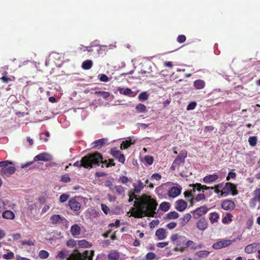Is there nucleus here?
<instances>
[{"instance_id": "32", "label": "nucleus", "mask_w": 260, "mask_h": 260, "mask_svg": "<svg viewBox=\"0 0 260 260\" xmlns=\"http://www.w3.org/2000/svg\"><path fill=\"white\" fill-rule=\"evenodd\" d=\"M94 94L99 96H101L104 99H106L110 96V93L107 91H96L94 92Z\"/></svg>"}, {"instance_id": "9", "label": "nucleus", "mask_w": 260, "mask_h": 260, "mask_svg": "<svg viewBox=\"0 0 260 260\" xmlns=\"http://www.w3.org/2000/svg\"><path fill=\"white\" fill-rule=\"evenodd\" d=\"M208 210V208L206 206H202L192 211L191 213L193 215V218L198 219L202 216L206 214Z\"/></svg>"}, {"instance_id": "60", "label": "nucleus", "mask_w": 260, "mask_h": 260, "mask_svg": "<svg viewBox=\"0 0 260 260\" xmlns=\"http://www.w3.org/2000/svg\"><path fill=\"white\" fill-rule=\"evenodd\" d=\"M101 207H102V209L103 211L106 214H108V212L109 211V207L107 205H106L105 204H102Z\"/></svg>"}, {"instance_id": "6", "label": "nucleus", "mask_w": 260, "mask_h": 260, "mask_svg": "<svg viewBox=\"0 0 260 260\" xmlns=\"http://www.w3.org/2000/svg\"><path fill=\"white\" fill-rule=\"evenodd\" d=\"M187 155V151L186 150H181L172 163L171 169L174 171L178 169L180 166H183Z\"/></svg>"}, {"instance_id": "19", "label": "nucleus", "mask_w": 260, "mask_h": 260, "mask_svg": "<svg viewBox=\"0 0 260 260\" xmlns=\"http://www.w3.org/2000/svg\"><path fill=\"white\" fill-rule=\"evenodd\" d=\"M218 175L216 173H214L211 175L206 176L203 178V180L204 183H209L215 182L218 179Z\"/></svg>"}, {"instance_id": "61", "label": "nucleus", "mask_w": 260, "mask_h": 260, "mask_svg": "<svg viewBox=\"0 0 260 260\" xmlns=\"http://www.w3.org/2000/svg\"><path fill=\"white\" fill-rule=\"evenodd\" d=\"M168 244L169 242H159L157 244L156 246L159 248H164L166 246L168 245Z\"/></svg>"}, {"instance_id": "39", "label": "nucleus", "mask_w": 260, "mask_h": 260, "mask_svg": "<svg viewBox=\"0 0 260 260\" xmlns=\"http://www.w3.org/2000/svg\"><path fill=\"white\" fill-rule=\"evenodd\" d=\"M222 185H223V183L218 184L215 185L214 186H211V189H214V192L216 193H217V194L219 193H221V192L222 191H220V189L222 187Z\"/></svg>"}, {"instance_id": "49", "label": "nucleus", "mask_w": 260, "mask_h": 260, "mask_svg": "<svg viewBox=\"0 0 260 260\" xmlns=\"http://www.w3.org/2000/svg\"><path fill=\"white\" fill-rule=\"evenodd\" d=\"M183 194L184 196V197L186 198V199L188 201L189 199H191V198H194V195L190 192L189 190L185 191Z\"/></svg>"}, {"instance_id": "58", "label": "nucleus", "mask_w": 260, "mask_h": 260, "mask_svg": "<svg viewBox=\"0 0 260 260\" xmlns=\"http://www.w3.org/2000/svg\"><path fill=\"white\" fill-rule=\"evenodd\" d=\"M176 226L177 223L175 222H170L166 225V227L170 230L174 229Z\"/></svg>"}, {"instance_id": "1", "label": "nucleus", "mask_w": 260, "mask_h": 260, "mask_svg": "<svg viewBox=\"0 0 260 260\" xmlns=\"http://www.w3.org/2000/svg\"><path fill=\"white\" fill-rule=\"evenodd\" d=\"M133 189L129 190L128 192L129 197L128 202H134V206L131 210V215L135 218H140L145 216L154 217L156 214L155 210L157 206L156 201L152 198L151 196L146 194H142L140 197H138L137 194H139L145 185L141 180H139L137 183H133Z\"/></svg>"}, {"instance_id": "46", "label": "nucleus", "mask_w": 260, "mask_h": 260, "mask_svg": "<svg viewBox=\"0 0 260 260\" xmlns=\"http://www.w3.org/2000/svg\"><path fill=\"white\" fill-rule=\"evenodd\" d=\"M14 256V254L13 252L10 251L6 254H4L3 255V257L5 259H11Z\"/></svg>"}, {"instance_id": "21", "label": "nucleus", "mask_w": 260, "mask_h": 260, "mask_svg": "<svg viewBox=\"0 0 260 260\" xmlns=\"http://www.w3.org/2000/svg\"><path fill=\"white\" fill-rule=\"evenodd\" d=\"M81 228L80 226L77 224H75L73 225L71 227L70 232L72 236L74 237H76L77 236H78L81 233Z\"/></svg>"}, {"instance_id": "31", "label": "nucleus", "mask_w": 260, "mask_h": 260, "mask_svg": "<svg viewBox=\"0 0 260 260\" xmlns=\"http://www.w3.org/2000/svg\"><path fill=\"white\" fill-rule=\"evenodd\" d=\"M92 64V61L91 60H86L83 62L82 67L84 70H89L91 68Z\"/></svg>"}, {"instance_id": "44", "label": "nucleus", "mask_w": 260, "mask_h": 260, "mask_svg": "<svg viewBox=\"0 0 260 260\" xmlns=\"http://www.w3.org/2000/svg\"><path fill=\"white\" fill-rule=\"evenodd\" d=\"M60 181L63 183H68L71 181V178L68 174H66L61 176Z\"/></svg>"}, {"instance_id": "55", "label": "nucleus", "mask_w": 260, "mask_h": 260, "mask_svg": "<svg viewBox=\"0 0 260 260\" xmlns=\"http://www.w3.org/2000/svg\"><path fill=\"white\" fill-rule=\"evenodd\" d=\"M190 186L194 187V189L198 191H201L202 190V184L201 183H197L196 184H190Z\"/></svg>"}, {"instance_id": "17", "label": "nucleus", "mask_w": 260, "mask_h": 260, "mask_svg": "<svg viewBox=\"0 0 260 260\" xmlns=\"http://www.w3.org/2000/svg\"><path fill=\"white\" fill-rule=\"evenodd\" d=\"M182 188L180 186L172 187L168 191V195L169 197L174 198L180 194Z\"/></svg>"}, {"instance_id": "7", "label": "nucleus", "mask_w": 260, "mask_h": 260, "mask_svg": "<svg viewBox=\"0 0 260 260\" xmlns=\"http://www.w3.org/2000/svg\"><path fill=\"white\" fill-rule=\"evenodd\" d=\"M230 193L234 196L238 194V191L235 184L231 182H227L223 186L222 191L220 194V197H227Z\"/></svg>"}, {"instance_id": "43", "label": "nucleus", "mask_w": 260, "mask_h": 260, "mask_svg": "<svg viewBox=\"0 0 260 260\" xmlns=\"http://www.w3.org/2000/svg\"><path fill=\"white\" fill-rule=\"evenodd\" d=\"M78 244L80 246L85 248L91 246L90 244L85 240H79Z\"/></svg>"}, {"instance_id": "59", "label": "nucleus", "mask_w": 260, "mask_h": 260, "mask_svg": "<svg viewBox=\"0 0 260 260\" xmlns=\"http://www.w3.org/2000/svg\"><path fill=\"white\" fill-rule=\"evenodd\" d=\"M236 177V174L235 172H230L229 173L228 176L226 177V180L229 181L230 178H235Z\"/></svg>"}, {"instance_id": "50", "label": "nucleus", "mask_w": 260, "mask_h": 260, "mask_svg": "<svg viewBox=\"0 0 260 260\" xmlns=\"http://www.w3.org/2000/svg\"><path fill=\"white\" fill-rule=\"evenodd\" d=\"M99 79L101 81L106 82L109 81V78L107 76L104 74H101L98 76Z\"/></svg>"}, {"instance_id": "42", "label": "nucleus", "mask_w": 260, "mask_h": 260, "mask_svg": "<svg viewBox=\"0 0 260 260\" xmlns=\"http://www.w3.org/2000/svg\"><path fill=\"white\" fill-rule=\"evenodd\" d=\"M138 98L141 101H145L148 99V95L146 92H143L139 95Z\"/></svg>"}, {"instance_id": "8", "label": "nucleus", "mask_w": 260, "mask_h": 260, "mask_svg": "<svg viewBox=\"0 0 260 260\" xmlns=\"http://www.w3.org/2000/svg\"><path fill=\"white\" fill-rule=\"evenodd\" d=\"M236 239L231 240H222L217 241L212 245V247L214 249H220L222 248L226 247L231 245L232 242H235L237 240H240L242 237L241 235L238 236Z\"/></svg>"}, {"instance_id": "52", "label": "nucleus", "mask_w": 260, "mask_h": 260, "mask_svg": "<svg viewBox=\"0 0 260 260\" xmlns=\"http://www.w3.org/2000/svg\"><path fill=\"white\" fill-rule=\"evenodd\" d=\"M21 243L22 245H27L28 246H34L35 245L34 241L32 240H23L21 241Z\"/></svg>"}, {"instance_id": "4", "label": "nucleus", "mask_w": 260, "mask_h": 260, "mask_svg": "<svg viewBox=\"0 0 260 260\" xmlns=\"http://www.w3.org/2000/svg\"><path fill=\"white\" fill-rule=\"evenodd\" d=\"M93 250H85L83 252L74 251L66 260H92Z\"/></svg>"}, {"instance_id": "24", "label": "nucleus", "mask_w": 260, "mask_h": 260, "mask_svg": "<svg viewBox=\"0 0 260 260\" xmlns=\"http://www.w3.org/2000/svg\"><path fill=\"white\" fill-rule=\"evenodd\" d=\"M191 216L189 213H186L183 217L179 219L181 226H184L191 219Z\"/></svg>"}, {"instance_id": "53", "label": "nucleus", "mask_w": 260, "mask_h": 260, "mask_svg": "<svg viewBox=\"0 0 260 260\" xmlns=\"http://www.w3.org/2000/svg\"><path fill=\"white\" fill-rule=\"evenodd\" d=\"M197 103L196 102H191L188 105L186 109L187 110H193L194 109H195Z\"/></svg>"}, {"instance_id": "16", "label": "nucleus", "mask_w": 260, "mask_h": 260, "mask_svg": "<svg viewBox=\"0 0 260 260\" xmlns=\"http://www.w3.org/2000/svg\"><path fill=\"white\" fill-rule=\"evenodd\" d=\"M187 204L182 199L178 200L175 202V208L180 212H182L187 208Z\"/></svg>"}, {"instance_id": "54", "label": "nucleus", "mask_w": 260, "mask_h": 260, "mask_svg": "<svg viewBox=\"0 0 260 260\" xmlns=\"http://www.w3.org/2000/svg\"><path fill=\"white\" fill-rule=\"evenodd\" d=\"M186 38L185 35H179L177 37V41L179 43H184L186 41Z\"/></svg>"}, {"instance_id": "63", "label": "nucleus", "mask_w": 260, "mask_h": 260, "mask_svg": "<svg viewBox=\"0 0 260 260\" xmlns=\"http://www.w3.org/2000/svg\"><path fill=\"white\" fill-rule=\"evenodd\" d=\"M119 181L123 184H126L128 181V178L125 176H122L119 178Z\"/></svg>"}, {"instance_id": "28", "label": "nucleus", "mask_w": 260, "mask_h": 260, "mask_svg": "<svg viewBox=\"0 0 260 260\" xmlns=\"http://www.w3.org/2000/svg\"><path fill=\"white\" fill-rule=\"evenodd\" d=\"M115 158L122 164H124L125 160L124 154L120 153L119 150H115Z\"/></svg>"}, {"instance_id": "29", "label": "nucleus", "mask_w": 260, "mask_h": 260, "mask_svg": "<svg viewBox=\"0 0 260 260\" xmlns=\"http://www.w3.org/2000/svg\"><path fill=\"white\" fill-rule=\"evenodd\" d=\"M219 216L217 212H212L210 213L209 220L211 223H214L218 221Z\"/></svg>"}, {"instance_id": "62", "label": "nucleus", "mask_w": 260, "mask_h": 260, "mask_svg": "<svg viewBox=\"0 0 260 260\" xmlns=\"http://www.w3.org/2000/svg\"><path fill=\"white\" fill-rule=\"evenodd\" d=\"M151 179H155L156 180H159L161 178V176L158 173L153 174L151 177Z\"/></svg>"}, {"instance_id": "36", "label": "nucleus", "mask_w": 260, "mask_h": 260, "mask_svg": "<svg viewBox=\"0 0 260 260\" xmlns=\"http://www.w3.org/2000/svg\"><path fill=\"white\" fill-rule=\"evenodd\" d=\"M144 160L148 165H151L153 163L154 158L152 156L145 155L144 157Z\"/></svg>"}, {"instance_id": "15", "label": "nucleus", "mask_w": 260, "mask_h": 260, "mask_svg": "<svg viewBox=\"0 0 260 260\" xmlns=\"http://www.w3.org/2000/svg\"><path fill=\"white\" fill-rule=\"evenodd\" d=\"M208 226V223L207 220L205 218H201L198 220L196 223L197 228L201 231H204L206 230Z\"/></svg>"}, {"instance_id": "2", "label": "nucleus", "mask_w": 260, "mask_h": 260, "mask_svg": "<svg viewBox=\"0 0 260 260\" xmlns=\"http://www.w3.org/2000/svg\"><path fill=\"white\" fill-rule=\"evenodd\" d=\"M100 163H102L107 167L109 166L107 160L103 161V157L101 154L95 152L84 156L82 157L80 161H76L73 166L79 168L83 167L86 169H90L93 165L99 166Z\"/></svg>"}, {"instance_id": "41", "label": "nucleus", "mask_w": 260, "mask_h": 260, "mask_svg": "<svg viewBox=\"0 0 260 260\" xmlns=\"http://www.w3.org/2000/svg\"><path fill=\"white\" fill-rule=\"evenodd\" d=\"M0 79L3 83H8L10 81L14 80L15 77L12 76V78H10L7 76H3L0 78Z\"/></svg>"}, {"instance_id": "18", "label": "nucleus", "mask_w": 260, "mask_h": 260, "mask_svg": "<svg viewBox=\"0 0 260 260\" xmlns=\"http://www.w3.org/2000/svg\"><path fill=\"white\" fill-rule=\"evenodd\" d=\"M259 246V244L257 243H253L247 245L245 248V252L246 253L250 254L255 252Z\"/></svg>"}, {"instance_id": "47", "label": "nucleus", "mask_w": 260, "mask_h": 260, "mask_svg": "<svg viewBox=\"0 0 260 260\" xmlns=\"http://www.w3.org/2000/svg\"><path fill=\"white\" fill-rule=\"evenodd\" d=\"M103 236L105 238H107L110 237L111 240H114V232H112V230H109L104 234H103Z\"/></svg>"}, {"instance_id": "13", "label": "nucleus", "mask_w": 260, "mask_h": 260, "mask_svg": "<svg viewBox=\"0 0 260 260\" xmlns=\"http://www.w3.org/2000/svg\"><path fill=\"white\" fill-rule=\"evenodd\" d=\"M53 159V156L47 152L41 153L34 157V161H50Z\"/></svg>"}, {"instance_id": "30", "label": "nucleus", "mask_w": 260, "mask_h": 260, "mask_svg": "<svg viewBox=\"0 0 260 260\" xmlns=\"http://www.w3.org/2000/svg\"><path fill=\"white\" fill-rule=\"evenodd\" d=\"M136 110L138 113H145L147 112L146 107L143 104H138L136 106Z\"/></svg>"}, {"instance_id": "11", "label": "nucleus", "mask_w": 260, "mask_h": 260, "mask_svg": "<svg viewBox=\"0 0 260 260\" xmlns=\"http://www.w3.org/2000/svg\"><path fill=\"white\" fill-rule=\"evenodd\" d=\"M77 197L72 198L69 201V206L71 209L75 211H79L81 208V203L78 201Z\"/></svg>"}, {"instance_id": "25", "label": "nucleus", "mask_w": 260, "mask_h": 260, "mask_svg": "<svg viewBox=\"0 0 260 260\" xmlns=\"http://www.w3.org/2000/svg\"><path fill=\"white\" fill-rule=\"evenodd\" d=\"M155 235L159 240H163L166 238V230L163 228H159L156 231Z\"/></svg>"}, {"instance_id": "38", "label": "nucleus", "mask_w": 260, "mask_h": 260, "mask_svg": "<svg viewBox=\"0 0 260 260\" xmlns=\"http://www.w3.org/2000/svg\"><path fill=\"white\" fill-rule=\"evenodd\" d=\"M210 252L207 250H202L197 252L196 254L199 257H206L208 256Z\"/></svg>"}, {"instance_id": "64", "label": "nucleus", "mask_w": 260, "mask_h": 260, "mask_svg": "<svg viewBox=\"0 0 260 260\" xmlns=\"http://www.w3.org/2000/svg\"><path fill=\"white\" fill-rule=\"evenodd\" d=\"M145 186L147 185V187L150 188H153L154 187L153 184L151 182H150L148 179H146L145 181Z\"/></svg>"}, {"instance_id": "23", "label": "nucleus", "mask_w": 260, "mask_h": 260, "mask_svg": "<svg viewBox=\"0 0 260 260\" xmlns=\"http://www.w3.org/2000/svg\"><path fill=\"white\" fill-rule=\"evenodd\" d=\"M2 217L7 219H14L15 217V214L11 210H6L2 213Z\"/></svg>"}, {"instance_id": "10", "label": "nucleus", "mask_w": 260, "mask_h": 260, "mask_svg": "<svg viewBox=\"0 0 260 260\" xmlns=\"http://www.w3.org/2000/svg\"><path fill=\"white\" fill-rule=\"evenodd\" d=\"M253 198L250 201V205L251 207L254 208L255 207V203H259V206L257 208L258 209H260V188H256L253 192Z\"/></svg>"}, {"instance_id": "51", "label": "nucleus", "mask_w": 260, "mask_h": 260, "mask_svg": "<svg viewBox=\"0 0 260 260\" xmlns=\"http://www.w3.org/2000/svg\"><path fill=\"white\" fill-rule=\"evenodd\" d=\"M194 198L197 202L206 200V197L204 193L198 194L196 197H194Z\"/></svg>"}, {"instance_id": "27", "label": "nucleus", "mask_w": 260, "mask_h": 260, "mask_svg": "<svg viewBox=\"0 0 260 260\" xmlns=\"http://www.w3.org/2000/svg\"><path fill=\"white\" fill-rule=\"evenodd\" d=\"M106 139L103 138L101 139H99L98 140H95L92 142V147L96 148H100L102 147L105 143Z\"/></svg>"}, {"instance_id": "12", "label": "nucleus", "mask_w": 260, "mask_h": 260, "mask_svg": "<svg viewBox=\"0 0 260 260\" xmlns=\"http://www.w3.org/2000/svg\"><path fill=\"white\" fill-rule=\"evenodd\" d=\"M50 220L53 224H64L68 222L64 217L59 214L53 215L50 218Z\"/></svg>"}, {"instance_id": "20", "label": "nucleus", "mask_w": 260, "mask_h": 260, "mask_svg": "<svg viewBox=\"0 0 260 260\" xmlns=\"http://www.w3.org/2000/svg\"><path fill=\"white\" fill-rule=\"evenodd\" d=\"M117 90L119 91L120 94L125 95H128L131 97H134L136 94L134 91H132V90L128 88H124L119 87L117 89Z\"/></svg>"}, {"instance_id": "26", "label": "nucleus", "mask_w": 260, "mask_h": 260, "mask_svg": "<svg viewBox=\"0 0 260 260\" xmlns=\"http://www.w3.org/2000/svg\"><path fill=\"white\" fill-rule=\"evenodd\" d=\"M193 86L196 89H202L205 86V82L204 80L199 79L194 81Z\"/></svg>"}, {"instance_id": "40", "label": "nucleus", "mask_w": 260, "mask_h": 260, "mask_svg": "<svg viewBox=\"0 0 260 260\" xmlns=\"http://www.w3.org/2000/svg\"><path fill=\"white\" fill-rule=\"evenodd\" d=\"M49 255V253L46 250H42L39 251V256L42 259H46L48 257Z\"/></svg>"}, {"instance_id": "34", "label": "nucleus", "mask_w": 260, "mask_h": 260, "mask_svg": "<svg viewBox=\"0 0 260 260\" xmlns=\"http://www.w3.org/2000/svg\"><path fill=\"white\" fill-rule=\"evenodd\" d=\"M179 217V214L176 211H171L167 214V218L169 219H175Z\"/></svg>"}, {"instance_id": "5", "label": "nucleus", "mask_w": 260, "mask_h": 260, "mask_svg": "<svg viewBox=\"0 0 260 260\" xmlns=\"http://www.w3.org/2000/svg\"><path fill=\"white\" fill-rule=\"evenodd\" d=\"M12 163L9 161H0V175L3 176L9 177L16 171L14 166H10Z\"/></svg>"}, {"instance_id": "33", "label": "nucleus", "mask_w": 260, "mask_h": 260, "mask_svg": "<svg viewBox=\"0 0 260 260\" xmlns=\"http://www.w3.org/2000/svg\"><path fill=\"white\" fill-rule=\"evenodd\" d=\"M115 189L118 194L120 196L121 198L124 196V188L122 186H115Z\"/></svg>"}, {"instance_id": "22", "label": "nucleus", "mask_w": 260, "mask_h": 260, "mask_svg": "<svg viewBox=\"0 0 260 260\" xmlns=\"http://www.w3.org/2000/svg\"><path fill=\"white\" fill-rule=\"evenodd\" d=\"M135 143V140H132L131 138H128V139L123 141L122 142L120 146V149L121 150L126 149L131 145L134 144Z\"/></svg>"}, {"instance_id": "37", "label": "nucleus", "mask_w": 260, "mask_h": 260, "mask_svg": "<svg viewBox=\"0 0 260 260\" xmlns=\"http://www.w3.org/2000/svg\"><path fill=\"white\" fill-rule=\"evenodd\" d=\"M248 142L251 146H255L257 142V138L256 136H251L248 138Z\"/></svg>"}, {"instance_id": "14", "label": "nucleus", "mask_w": 260, "mask_h": 260, "mask_svg": "<svg viewBox=\"0 0 260 260\" xmlns=\"http://www.w3.org/2000/svg\"><path fill=\"white\" fill-rule=\"evenodd\" d=\"M221 208L226 211H232L235 208V204L232 200L226 199L221 203Z\"/></svg>"}, {"instance_id": "45", "label": "nucleus", "mask_w": 260, "mask_h": 260, "mask_svg": "<svg viewBox=\"0 0 260 260\" xmlns=\"http://www.w3.org/2000/svg\"><path fill=\"white\" fill-rule=\"evenodd\" d=\"M156 256V255L153 252H148L146 255V259L142 260H153Z\"/></svg>"}, {"instance_id": "57", "label": "nucleus", "mask_w": 260, "mask_h": 260, "mask_svg": "<svg viewBox=\"0 0 260 260\" xmlns=\"http://www.w3.org/2000/svg\"><path fill=\"white\" fill-rule=\"evenodd\" d=\"M56 257L58 258L60 260H62L67 257V255L65 254L64 252L63 251H61L59 252Z\"/></svg>"}, {"instance_id": "56", "label": "nucleus", "mask_w": 260, "mask_h": 260, "mask_svg": "<svg viewBox=\"0 0 260 260\" xmlns=\"http://www.w3.org/2000/svg\"><path fill=\"white\" fill-rule=\"evenodd\" d=\"M233 216L230 213H226V216H225L223 219H222V222L223 223H226V219H228L230 221H231L232 220V218Z\"/></svg>"}, {"instance_id": "3", "label": "nucleus", "mask_w": 260, "mask_h": 260, "mask_svg": "<svg viewBox=\"0 0 260 260\" xmlns=\"http://www.w3.org/2000/svg\"><path fill=\"white\" fill-rule=\"evenodd\" d=\"M170 240L172 244L175 246L173 249L174 251L183 252L189 246L195 245L192 241L188 240L185 236L177 233L172 234L170 236Z\"/></svg>"}, {"instance_id": "35", "label": "nucleus", "mask_w": 260, "mask_h": 260, "mask_svg": "<svg viewBox=\"0 0 260 260\" xmlns=\"http://www.w3.org/2000/svg\"><path fill=\"white\" fill-rule=\"evenodd\" d=\"M170 207V204L168 202H162L159 206V209L164 211H167Z\"/></svg>"}, {"instance_id": "48", "label": "nucleus", "mask_w": 260, "mask_h": 260, "mask_svg": "<svg viewBox=\"0 0 260 260\" xmlns=\"http://www.w3.org/2000/svg\"><path fill=\"white\" fill-rule=\"evenodd\" d=\"M69 194L65 193L62 194L59 197V202L60 203H64L69 199Z\"/></svg>"}]
</instances>
